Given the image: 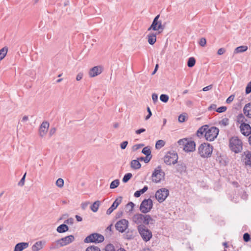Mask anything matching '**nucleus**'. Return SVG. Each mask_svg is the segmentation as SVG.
Returning <instances> with one entry per match:
<instances>
[{"mask_svg": "<svg viewBox=\"0 0 251 251\" xmlns=\"http://www.w3.org/2000/svg\"><path fill=\"white\" fill-rule=\"evenodd\" d=\"M147 111L148 112V115L146 117L145 120H148L152 115V113L149 107H147Z\"/></svg>", "mask_w": 251, "mask_h": 251, "instance_id": "52", "label": "nucleus"}, {"mask_svg": "<svg viewBox=\"0 0 251 251\" xmlns=\"http://www.w3.org/2000/svg\"><path fill=\"white\" fill-rule=\"evenodd\" d=\"M226 52V49L224 48L219 49L218 50L217 53L218 55H222Z\"/></svg>", "mask_w": 251, "mask_h": 251, "instance_id": "55", "label": "nucleus"}, {"mask_svg": "<svg viewBox=\"0 0 251 251\" xmlns=\"http://www.w3.org/2000/svg\"><path fill=\"white\" fill-rule=\"evenodd\" d=\"M145 215L142 214H136L132 217V221L134 223L139 225H143L144 224Z\"/></svg>", "mask_w": 251, "mask_h": 251, "instance_id": "14", "label": "nucleus"}, {"mask_svg": "<svg viewBox=\"0 0 251 251\" xmlns=\"http://www.w3.org/2000/svg\"><path fill=\"white\" fill-rule=\"evenodd\" d=\"M57 186L59 188H62L64 186V180L62 178H58L55 183Z\"/></svg>", "mask_w": 251, "mask_h": 251, "instance_id": "41", "label": "nucleus"}, {"mask_svg": "<svg viewBox=\"0 0 251 251\" xmlns=\"http://www.w3.org/2000/svg\"><path fill=\"white\" fill-rule=\"evenodd\" d=\"M234 96L232 95L230 96L226 100V102L227 103H231L234 100Z\"/></svg>", "mask_w": 251, "mask_h": 251, "instance_id": "53", "label": "nucleus"}, {"mask_svg": "<svg viewBox=\"0 0 251 251\" xmlns=\"http://www.w3.org/2000/svg\"><path fill=\"white\" fill-rule=\"evenodd\" d=\"M247 121V120L245 118L244 116L242 114H240L237 117V122L241 125L246 124L245 122Z\"/></svg>", "mask_w": 251, "mask_h": 251, "instance_id": "33", "label": "nucleus"}, {"mask_svg": "<svg viewBox=\"0 0 251 251\" xmlns=\"http://www.w3.org/2000/svg\"><path fill=\"white\" fill-rule=\"evenodd\" d=\"M160 100L162 102H167L169 100V97L166 94H162L160 96Z\"/></svg>", "mask_w": 251, "mask_h": 251, "instance_id": "44", "label": "nucleus"}, {"mask_svg": "<svg viewBox=\"0 0 251 251\" xmlns=\"http://www.w3.org/2000/svg\"><path fill=\"white\" fill-rule=\"evenodd\" d=\"M83 74L81 72L80 73H79L77 75H76V79L77 81H79L80 80L82 77H83Z\"/></svg>", "mask_w": 251, "mask_h": 251, "instance_id": "56", "label": "nucleus"}, {"mask_svg": "<svg viewBox=\"0 0 251 251\" xmlns=\"http://www.w3.org/2000/svg\"><path fill=\"white\" fill-rule=\"evenodd\" d=\"M244 113L250 118H251V103L245 105L243 109Z\"/></svg>", "mask_w": 251, "mask_h": 251, "instance_id": "23", "label": "nucleus"}, {"mask_svg": "<svg viewBox=\"0 0 251 251\" xmlns=\"http://www.w3.org/2000/svg\"><path fill=\"white\" fill-rule=\"evenodd\" d=\"M195 63L196 59H195L194 57H191L188 59L187 62V66L190 68H192L195 65Z\"/></svg>", "mask_w": 251, "mask_h": 251, "instance_id": "36", "label": "nucleus"}, {"mask_svg": "<svg viewBox=\"0 0 251 251\" xmlns=\"http://www.w3.org/2000/svg\"><path fill=\"white\" fill-rule=\"evenodd\" d=\"M216 108H217V105H216V104H211V105H210V106L208 107V110H209V111L213 110H215V111H216V110L217 109H216Z\"/></svg>", "mask_w": 251, "mask_h": 251, "instance_id": "58", "label": "nucleus"}, {"mask_svg": "<svg viewBox=\"0 0 251 251\" xmlns=\"http://www.w3.org/2000/svg\"><path fill=\"white\" fill-rule=\"evenodd\" d=\"M102 72V67L100 66H95L90 70L89 75L90 77H95L100 74Z\"/></svg>", "mask_w": 251, "mask_h": 251, "instance_id": "15", "label": "nucleus"}, {"mask_svg": "<svg viewBox=\"0 0 251 251\" xmlns=\"http://www.w3.org/2000/svg\"><path fill=\"white\" fill-rule=\"evenodd\" d=\"M169 194V191L166 188H161L157 190L155 197L158 201L160 203L163 202Z\"/></svg>", "mask_w": 251, "mask_h": 251, "instance_id": "10", "label": "nucleus"}, {"mask_svg": "<svg viewBox=\"0 0 251 251\" xmlns=\"http://www.w3.org/2000/svg\"><path fill=\"white\" fill-rule=\"evenodd\" d=\"M219 124L223 126H226L229 124V119L227 118H224L220 121Z\"/></svg>", "mask_w": 251, "mask_h": 251, "instance_id": "42", "label": "nucleus"}, {"mask_svg": "<svg viewBox=\"0 0 251 251\" xmlns=\"http://www.w3.org/2000/svg\"><path fill=\"white\" fill-rule=\"evenodd\" d=\"M219 129L215 126L210 127L208 126V128L207 129L204 136L206 140L212 141L217 137L219 133Z\"/></svg>", "mask_w": 251, "mask_h": 251, "instance_id": "6", "label": "nucleus"}, {"mask_svg": "<svg viewBox=\"0 0 251 251\" xmlns=\"http://www.w3.org/2000/svg\"><path fill=\"white\" fill-rule=\"evenodd\" d=\"M8 49L5 47L0 50V61L2 60L6 55Z\"/></svg>", "mask_w": 251, "mask_h": 251, "instance_id": "34", "label": "nucleus"}, {"mask_svg": "<svg viewBox=\"0 0 251 251\" xmlns=\"http://www.w3.org/2000/svg\"><path fill=\"white\" fill-rule=\"evenodd\" d=\"M212 87H213L212 85H209L207 86L204 87L202 89V90L203 91H207L210 90L212 88Z\"/></svg>", "mask_w": 251, "mask_h": 251, "instance_id": "63", "label": "nucleus"}, {"mask_svg": "<svg viewBox=\"0 0 251 251\" xmlns=\"http://www.w3.org/2000/svg\"><path fill=\"white\" fill-rule=\"evenodd\" d=\"M131 167L134 169L137 170L141 168V165L137 160H133L131 161Z\"/></svg>", "mask_w": 251, "mask_h": 251, "instance_id": "27", "label": "nucleus"}, {"mask_svg": "<svg viewBox=\"0 0 251 251\" xmlns=\"http://www.w3.org/2000/svg\"><path fill=\"white\" fill-rule=\"evenodd\" d=\"M120 184L119 180L117 179L111 182L110 185V189H115L117 188Z\"/></svg>", "mask_w": 251, "mask_h": 251, "instance_id": "38", "label": "nucleus"}, {"mask_svg": "<svg viewBox=\"0 0 251 251\" xmlns=\"http://www.w3.org/2000/svg\"><path fill=\"white\" fill-rule=\"evenodd\" d=\"M122 197H118L112 203V205L107 210L106 214L107 215L110 214L121 203L122 201Z\"/></svg>", "mask_w": 251, "mask_h": 251, "instance_id": "13", "label": "nucleus"}, {"mask_svg": "<svg viewBox=\"0 0 251 251\" xmlns=\"http://www.w3.org/2000/svg\"><path fill=\"white\" fill-rule=\"evenodd\" d=\"M138 232L142 239L145 242H148L152 238L151 231L147 228L145 225H139L137 227Z\"/></svg>", "mask_w": 251, "mask_h": 251, "instance_id": "3", "label": "nucleus"}, {"mask_svg": "<svg viewBox=\"0 0 251 251\" xmlns=\"http://www.w3.org/2000/svg\"><path fill=\"white\" fill-rule=\"evenodd\" d=\"M156 33H150L147 35L148 41L150 45H152L156 42Z\"/></svg>", "mask_w": 251, "mask_h": 251, "instance_id": "21", "label": "nucleus"}, {"mask_svg": "<svg viewBox=\"0 0 251 251\" xmlns=\"http://www.w3.org/2000/svg\"><path fill=\"white\" fill-rule=\"evenodd\" d=\"M152 99L153 101L155 103L158 100V96L157 94L154 93L152 95Z\"/></svg>", "mask_w": 251, "mask_h": 251, "instance_id": "60", "label": "nucleus"}, {"mask_svg": "<svg viewBox=\"0 0 251 251\" xmlns=\"http://www.w3.org/2000/svg\"><path fill=\"white\" fill-rule=\"evenodd\" d=\"M206 44V39L204 38H201L200 39V41L199 42V44L200 45V46H201V47H204V46H205Z\"/></svg>", "mask_w": 251, "mask_h": 251, "instance_id": "50", "label": "nucleus"}, {"mask_svg": "<svg viewBox=\"0 0 251 251\" xmlns=\"http://www.w3.org/2000/svg\"><path fill=\"white\" fill-rule=\"evenodd\" d=\"M144 146V144H137L133 146V150L134 151H137L140 148H141L142 147Z\"/></svg>", "mask_w": 251, "mask_h": 251, "instance_id": "57", "label": "nucleus"}, {"mask_svg": "<svg viewBox=\"0 0 251 251\" xmlns=\"http://www.w3.org/2000/svg\"><path fill=\"white\" fill-rule=\"evenodd\" d=\"M243 239L245 242H248L251 239L250 235L248 233H245L243 235Z\"/></svg>", "mask_w": 251, "mask_h": 251, "instance_id": "46", "label": "nucleus"}, {"mask_svg": "<svg viewBox=\"0 0 251 251\" xmlns=\"http://www.w3.org/2000/svg\"><path fill=\"white\" fill-rule=\"evenodd\" d=\"M128 144L127 141H124L120 144V147L122 149H125Z\"/></svg>", "mask_w": 251, "mask_h": 251, "instance_id": "54", "label": "nucleus"}, {"mask_svg": "<svg viewBox=\"0 0 251 251\" xmlns=\"http://www.w3.org/2000/svg\"><path fill=\"white\" fill-rule=\"evenodd\" d=\"M128 221L126 219H122L118 221L116 225V229L120 232H124L127 228Z\"/></svg>", "mask_w": 251, "mask_h": 251, "instance_id": "12", "label": "nucleus"}, {"mask_svg": "<svg viewBox=\"0 0 251 251\" xmlns=\"http://www.w3.org/2000/svg\"><path fill=\"white\" fill-rule=\"evenodd\" d=\"M142 152L146 155V161H150L152 157L150 147L148 146L144 148L142 151Z\"/></svg>", "mask_w": 251, "mask_h": 251, "instance_id": "20", "label": "nucleus"}, {"mask_svg": "<svg viewBox=\"0 0 251 251\" xmlns=\"http://www.w3.org/2000/svg\"><path fill=\"white\" fill-rule=\"evenodd\" d=\"M68 226L65 224H62L57 227L56 230L59 233H63L68 231Z\"/></svg>", "mask_w": 251, "mask_h": 251, "instance_id": "28", "label": "nucleus"}, {"mask_svg": "<svg viewBox=\"0 0 251 251\" xmlns=\"http://www.w3.org/2000/svg\"><path fill=\"white\" fill-rule=\"evenodd\" d=\"M125 239L131 240L134 238L133 231L128 230L125 234Z\"/></svg>", "mask_w": 251, "mask_h": 251, "instance_id": "35", "label": "nucleus"}, {"mask_svg": "<svg viewBox=\"0 0 251 251\" xmlns=\"http://www.w3.org/2000/svg\"><path fill=\"white\" fill-rule=\"evenodd\" d=\"M28 243L21 242L17 244L14 248V251H23L24 249L28 247Z\"/></svg>", "mask_w": 251, "mask_h": 251, "instance_id": "18", "label": "nucleus"}, {"mask_svg": "<svg viewBox=\"0 0 251 251\" xmlns=\"http://www.w3.org/2000/svg\"><path fill=\"white\" fill-rule=\"evenodd\" d=\"M244 154L245 155L244 158L245 164L251 167V152L246 151L244 152Z\"/></svg>", "mask_w": 251, "mask_h": 251, "instance_id": "22", "label": "nucleus"}, {"mask_svg": "<svg viewBox=\"0 0 251 251\" xmlns=\"http://www.w3.org/2000/svg\"><path fill=\"white\" fill-rule=\"evenodd\" d=\"M148 189V187L147 186H145L143 189L140 190H138V191H136L134 194V196L135 197H136V198H138L142 194L144 193L145 192H146Z\"/></svg>", "mask_w": 251, "mask_h": 251, "instance_id": "30", "label": "nucleus"}, {"mask_svg": "<svg viewBox=\"0 0 251 251\" xmlns=\"http://www.w3.org/2000/svg\"><path fill=\"white\" fill-rule=\"evenodd\" d=\"M104 240V236L99 233H94L87 236L84 240L85 243H101Z\"/></svg>", "mask_w": 251, "mask_h": 251, "instance_id": "8", "label": "nucleus"}, {"mask_svg": "<svg viewBox=\"0 0 251 251\" xmlns=\"http://www.w3.org/2000/svg\"><path fill=\"white\" fill-rule=\"evenodd\" d=\"M177 160V154L174 151H168L164 157V162L167 165L176 164Z\"/></svg>", "mask_w": 251, "mask_h": 251, "instance_id": "5", "label": "nucleus"}, {"mask_svg": "<svg viewBox=\"0 0 251 251\" xmlns=\"http://www.w3.org/2000/svg\"><path fill=\"white\" fill-rule=\"evenodd\" d=\"M164 29V26L162 24L161 21H158V24L157 25V31L158 33H160Z\"/></svg>", "mask_w": 251, "mask_h": 251, "instance_id": "40", "label": "nucleus"}, {"mask_svg": "<svg viewBox=\"0 0 251 251\" xmlns=\"http://www.w3.org/2000/svg\"><path fill=\"white\" fill-rule=\"evenodd\" d=\"M165 142L162 140H158L155 144V148L156 149H160L164 146Z\"/></svg>", "mask_w": 251, "mask_h": 251, "instance_id": "37", "label": "nucleus"}, {"mask_svg": "<svg viewBox=\"0 0 251 251\" xmlns=\"http://www.w3.org/2000/svg\"><path fill=\"white\" fill-rule=\"evenodd\" d=\"M56 132V128L55 127H52L50 128L49 132V134L50 136L53 135Z\"/></svg>", "mask_w": 251, "mask_h": 251, "instance_id": "62", "label": "nucleus"}, {"mask_svg": "<svg viewBox=\"0 0 251 251\" xmlns=\"http://www.w3.org/2000/svg\"><path fill=\"white\" fill-rule=\"evenodd\" d=\"M160 17L159 15H157L153 19V22L151 26L148 28V31L153 30L157 31V25L158 24V19Z\"/></svg>", "mask_w": 251, "mask_h": 251, "instance_id": "19", "label": "nucleus"}, {"mask_svg": "<svg viewBox=\"0 0 251 251\" xmlns=\"http://www.w3.org/2000/svg\"><path fill=\"white\" fill-rule=\"evenodd\" d=\"M251 92V81L247 84L246 88V94H249Z\"/></svg>", "mask_w": 251, "mask_h": 251, "instance_id": "47", "label": "nucleus"}, {"mask_svg": "<svg viewBox=\"0 0 251 251\" xmlns=\"http://www.w3.org/2000/svg\"><path fill=\"white\" fill-rule=\"evenodd\" d=\"M226 109H227V108L226 106H221V107L218 108L216 110V111L218 113H222V112L226 111Z\"/></svg>", "mask_w": 251, "mask_h": 251, "instance_id": "48", "label": "nucleus"}, {"mask_svg": "<svg viewBox=\"0 0 251 251\" xmlns=\"http://www.w3.org/2000/svg\"><path fill=\"white\" fill-rule=\"evenodd\" d=\"M105 251H116L115 249L114 246L111 244H109L106 245L105 248Z\"/></svg>", "mask_w": 251, "mask_h": 251, "instance_id": "43", "label": "nucleus"}, {"mask_svg": "<svg viewBox=\"0 0 251 251\" xmlns=\"http://www.w3.org/2000/svg\"><path fill=\"white\" fill-rule=\"evenodd\" d=\"M229 148L235 153H239L243 149L242 142L237 137H232L229 140Z\"/></svg>", "mask_w": 251, "mask_h": 251, "instance_id": "2", "label": "nucleus"}, {"mask_svg": "<svg viewBox=\"0 0 251 251\" xmlns=\"http://www.w3.org/2000/svg\"><path fill=\"white\" fill-rule=\"evenodd\" d=\"M132 175L131 173H129L126 174L124 176V177L123 178L122 180H123V182H124V183L127 182L132 177Z\"/></svg>", "mask_w": 251, "mask_h": 251, "instance_id": "39", "label": "nucleus"}, {"mask_svg": "<svg viewBox=\"0 0 251 251\" xmlns=\"http://www.w3.org/2000/svg\"><path fill=\"white\" fill-rule=\"evenodd\" d=\"M89 202H85L81 203V208L82 209L84 210L88 206L89 204Z\"/></svg>", "mask_w": 251, "mask_h": 251, "instance_id": "61", "label": "nucleus"}, {"mask_svg": "<svg viewBox=\"0 0 251 251\" xmlns=\"http://www.w3.org/2000/svg\"><path fill=\"white\" fill-rule=\"evenodd\" d=\"M86 251H100L99 248L95 246H92L88 247Z\"/></svg>", "mask_w": 251, "mask_h": 251, "instance_id": "45", "label": "nucleus"}, {"mask_svg": "<svg viewBox=\"0 0 251 251\" xmlns=\"http://www.w3.org/2000/svg\"><path fill=\"white\" fill-rule=\"evenodd\" d=\"M26 173L24 174L22 178H21V180L18 183V185L19 186H23L25 184V178Z\"/></svg>", "mask_w": 251, "mask_h": 251, "instance_id": "49", "label": "nucleus"}, {"mask_svg": "<svg viewBox=\"0 0 251 251\" xmlns=\"http://www.w3.org/2000/svg\"><path fill=\"white\" fill-rule=\"evenodd\" d=\"M155 223V220L152 219L149 215H145L144 224L148 225L149 224L154 225Z\"/></svg>", "mask_w": 251, "mask_h": 251, "instance_id": "24", "label": "nucleus"}, {"mask_svg": "<svg viewBox=\"0 0 251 251\" xmlns=\"http://www.w3.org/2000/svg\"><path fill=\"white\" fill-rule=\"evenodd\" d=\"M146 131V129L145 128H140L139 129H138L135 131V133L137 134H140Z\"/></svg>", "mask_w": 251, "mask_h": 251, "instance_id": "64", "label": "nucleus"}, {"mask_svg": "<svg viewBox=\"0 0 251 251\" xmlns=\"http://www.w3.org/2000/svg\"><path fill=\"white\" fill-rule=\"evenodd\" d=\"M152 206V201L151 199H145L142 201L139 208L143 213L146 214L151 211Z\"/></svg>", "mask_w": 251, "mask_h": 251, "instance_id": "9", "label": "nucleus"}, {"mask_svg": "<svg viewBox=\"0 0 251 251\" xmlns=\"http://www.w3.org/2000/svg\"><path fill=\"white\" fill-rule=\"evenodd\" d=\"M213 147L208 143H203L198 148V152L203 158L210 157L212 153Z\"/></svg>", "mask_w": 251, "mask_h": 251, "instance_id": "1", "label": "nucleus"}, {"mask_svg": "<svg viewBox=\"0 0 251 251\" xmlns=\"http://www.w3.org/2000/svg\"><path fill=\"white\" fill-rule=\"evenodd\" d=\"M248 50V47L247 46H241L237 47L234 51V53H242L243 52L246 51Z\"/></svg>", "mask_w": 251, "mask_h": 251, "instance_id": "29", "label": "nucleus"}, {"mask_svg": "<svg viewBox=\"0 0 251 251\" xmlns=\"http://www.w3.org/2000/svg\"><path fill=\"white\" fill-rule=\"evenodd\" d=\"M240 128L241 132L244 135L248 136L251 134V127L248 124L241 125Z\"/></svg>", "mask_w": 251, "mask_h": 251, "instance_id": "16", "label": "nucleus"}, {"mask_svg": "<svg viewBox=\"0 0 251 251\" xmlns=\"http://www.w3.org/2000/svg\"><path fill=\"white\" fill-rule=\"evenodd\" d=\"M74 240L75 237L73 235H69L57 240L55 242V246L57 248L63 247L73 242Z\"/></svg>", "mask_w": 251, "mask_h": 251, "instance_id": "11", "label": "nucleus"}, {"mask_svg": "<svg viewBox=\"0 0 251 251\" xmlns=\"http://www.w3.org/2000/svg\"><path fill=\"white\" fill-rule=\"evenodd\" d=\"M180 146L183 147V150L187 152L193 151L195 150L196 144L193 141H188L186 139H182L177 142Z\"/></svg>", "mask_w": 251, "mask_h": 251, "instance_id": "4", "label": "nucleus"}, {"mask_svg": "<svg viewBox=\"0 0 251 251\" xmlns=\"http://www.w3.org/2000/svg\"><path fill=\"white\" fill-rule=\"evenodd\" d=\"M185 121V117L184 115H180L178 117V121L179 122L182 123L184 122Z\"/></svg>", "mask_w": 251, "mask_h": 251, "instance_id": "59", "label": "nucleus"}, {"mask_svg": "<svg viewBox=\"0 0 251 251\" xmlns=\"http://www.w3.org/2000/svg\"><path fill=\"white\" fill-rule=\"evenodd\" d=\"M164 176L165 173L162 170L161 167L158 166L154 169L152 174V181L155 183H159Z\"/></svg>", "mask_w": 251, "mask_h": 251, "instance_id": "7", "label": "nucleus"}, {"mask_svg": "<svg viewBox=\"0 0 251 251\" xmlns=\"http://www.w3.org/2000/svg\"><path fill=\"white\" fill-rule=\"evenodd\" d=\"M100 204V201H96L91 206V207H90L91 210L94 212H96L99 209Z\"/></svg>", "mask_w": 251, "mask_h": 251, "instance_id": "32", "label": "nucleus"}, {"mask_svg": "<svg viewBox=\"0 0 251 251\" xmlns=\"http://www.w3.org/2000/svg\"><path fill=\"white\" fill-rule=\"evenodd\" d=\"M176 168L177 171L180 173L185 172L186 170V165L184 163L177 164L176 166Z\"/></svg>", "mask_w": 251, "mask_h": 251, "instance_id": "31", "label": "nucleus"}, {"mask_svg": "<svg viewBox=\"0 0 251 251\" xmlns=\"http://www.w3.org/2000/svg\"><path fill=\"white\" fill-rule=\"evenodd\" d=\"M49 127V123L48 122H44L41 124L39 129L40 136L43 137L46 134Z\"/></svg>", "mask_w": 251, "mask_h": 251, "instance_id": "17", "label": "nucleus"}, {"mask_svg": "<svg viewBox=\"0 0 251 251\" xmlns=\"http://www.w3.org/2000/svg\"><path fill=\"white\" fill-rule=\"evenodd\" d=\"M207 128H208V126L207 125H204L201 127L197 131V136L200 137L202 136L203 134H205V133H206Z\"/></svg>", "mask_w": 251, "mask_h": 251, "instance_id": "25", "label": "nucleus"}, {"mask_svg": "<svg viewBox=\"0 0 251 251\" xmlns=\"http://www.w3.org/2000/svg\"><path fill=\"white\" fill-rule=\"evenodd\" d=\"M135 206V204H134L133 202L130 201L129 202H128L127 204H126V207H130V209L129 210V211H132L134 207Z\"/></svg>", "mask_w": 251, "mask_h": 251, "instance_id": "51", "label": "nucleus"}, {"mask_svg": "<svg viewBox=\"0 0 251 251\" xmlns=\"http://www.w3.org/2000/svg\"><path fill=\"white\" fill-rule=\"evenodd\" d=\"M43 242L38 241L36 242L32 247V250L33 251H39L43 248Z\"/></svg>", "mask_w": 251, "mask_h": 251, "instance_id": "26", "label": "nucleus"}]
</instances>
